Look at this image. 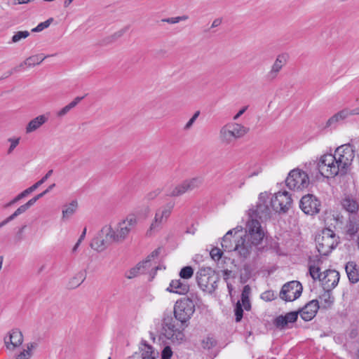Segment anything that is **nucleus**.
<instances>
[{"label":"nucleus","instance_id":"obj_35","mask_svg":"<svg viewBox=\"0 0 359 359\" xmlns=\"http://www.w3.org/2000/svg\"><path fill=\"white\" fill-rule=\"evenodd\" d=\"M359 230V218L353 216L346 225V233L351 236L355 235Z\"/></svg>","mask_w":359,"mask_h":359},{"label":"nucleus","instance_id":"obj_7","mask_svg":"<svg viewBox=\"0 0 359 359\" xmlns=\"http://www.w3.org/2000/svg\"><path fill=\"white\" fill-rule=\"evenodd\" d=\"M175 205V202L169 201L156 210L147 234L151 235L153 232L158 231L161 229L162 226L166 223L171 215Z\"/></svg>","mask_w":359,"mask_h":359},{"label":"nucleus","instance_id":"obj_3","mask_svg":"<svg viewBox=\"0 0 359 359\" xmlns=\"http://www.w3.org/2000/svg\"><path fill=\"white\" fill-rule=\"evenodd\" d=\"M336 162L338 163L341 175H345L351 168L353 161L355 156V149L351 144H345L338 147L334 153Z\"/></svg>","mask_w":359,"mask_h":359},{"label":"nucleus","instance_id":"obj_64","mask_svg":"<svg viewBox=\"0 0 359 359\" xmlns=\"http://www.w3.org/2000/svg\"><path fill=\"white\" fill-rule=\"evenodd\" d=\"M349 112H350V116H353V115H359V107H357V108H355L353 109H349Z\"/></svg>","mask_w":359,"mask_h":359},{"label":"nucleus","instance_id":"obj_27","mask_svg":"<svg viewBox=\"0 0 359 359\" xmlns=\"http://www.w3.org/2000/svg\"><path fill=\"white\" fill-rule=\"evenodd\" d=\"M99 233L104 237L105 243H107L109 245L113 243H119L116 241V234L111 226L106 225L103 226Z\"/></svg>","mask_w":359,"mask_h":359},{"label":"nucleus","instance_id":"obj_12","mask_svg":"<svg viewBox=\"0 0 359 359\" xmlns=\"http://www.w3.org/2000/svg\"><path fill=\"white\" fill-rule=\"evenodd\" d=\"M264 235L260 222L257 219L250 217L246 223L245 234L243 236L261 245Z\"/></svg>","mask_w":359,"mask_h":359},{"label":"nucleus","instance_id":"obj_8","mask_svg":"<svg viewBox=\"0 0 359 359\" xmlns=\"http://www.w3.org/2000/svg\"><path fill=\"white\" fill-rule=\"evenodd\" d=\"M195 311L194 302L189 299H182L175 302L174 315L176 320L184 324L189 320Z\"/></svg>","mask_w":359,"mask_h":359},{"label":"nucleus","instance_id":"obj_22","mask_svg":"<svg viewBox=\"0 0 359 359\" xmlns=\"http://www.w3.org/2000/svg\"><path fill=\"white\" fill-rule=\"evenodd\" d=\"M299 314V311H291L285 316H279L275 319L274 325L277 327L283 328L288 323L295 322Z\"/></svg>","mask_w":359,"mask_h":359},{"label":"nucleus","instance_id":"obj_6","mask_svg":"<svg viewBox=\"0 0 359 359\" xmlns=\"http://www.w3.org/2000/svg\"><path fill=\"white\" fill-rule=\"evenodd\" d=\"M316 168L320 175L327 178L341 175L340 168L336 162V157L331 154L323 155L316 164Z\"/></svg>","mask_w":359,"mask_h":359},{"label":"nucleus","instance_id":"obj_28","mask_svg":"<svg viewBox=\"0 0 359 359\" xmlns=\"http://www.w3.org/2000/svg\"><path fill=\"white\" fill-rule=\"evenodd\" d=\"M350 116L349 109H344L331 116L327 121V126H332Z\"/></svg>","mask_w":359,"mask_h":359},{"label":"nucleus","instance_id":"obj_9","mask_svg":"<svg viewBox=\"0 0 359 359\" xmlns=\"http://www.w3.org/2000/svg\"><path fill=\"white\" fill-rule=\"evenodd\" d=\"M137 224V217L135 214H129L124 219L120 221L114 229L116 234V241L121 243L124 241L129 234L135 229Z\"/></svg>","mask_w":359,"mask_h":359},{"label":"nucleus","instance_id":"obj_14","mask_svg":"<svg viewBox=\"0 0 359 359\" xmlns=\"http://www.w3.org/2000/svg\"><path fill=\"white\" fill-rule=\"evenodd\" d=\"M269 199V195L266 192L261 193L255 209L250 210V217H259L260 219L269 218L272 208L271 204H268Z\"/></svg>","mask_w":359,"mask_h":359},{"label":"nucleus","instance_id":"obj_61","mask_svg":"<svg viewBox=\"0 0 359 359\" xmlns=\"http://www.w3.org/2000/svg\"><path fill=\"white\" fill-rule=\"evenodd\" d=\"M12 220H13V219L10 215L9 217H8L4 220H3L2 222H0V228H1L2 226H5L6 224H8V222H10Z\"/></svg>","mask_w":359,"mask_h":359},{"label":"nucleus","instance_id":"obj_42","mask_svg":"<svg viewBox=\"0 0 359 359\" xmlns=\"http://www.w3.org/2000/svg\"><path fill=\"white\" fill-rule=\"evenodd\" d=\"M193 274L194 269L189 266L183 267L180 272V276L182 279H189L192 277Z\"/></svg>","mask_w":359,"mask_h":359},{"label":"nucleus","instance_id":"obj_21","mask_svg":"<svg viewBox=\"0 0 359 359\" xmlns=\"http://www.w3.org/2000/svg\"><path fill=\"white\" fill-rule=\"evenodd\" d=\"M166 290L178 294H185L189 290V285L186 281L181 279L172 280Z\"/></svg>","mask_w":359,"mask_h":359},{"label":"nucleus","instance_id":"obj_45","mask_svg":"<svg viewBox=\"0 0 359 359\" xmlns=\"http://www.w3.org/2000/svg\"><path fill=\"white\" fill-rule=\"evenodd\" d=\"M53 21V18H50L47 20L39 23L36 27L32 29V32H39L43 31L44 29L48 28L51 22Z\"/></svg>","mask_w":359,"mask_h":359},{"label":"nucleus","instance_id":"obj_2","mask_svg":"<svg viewBox=\"0 0 359 359\" xmlns=\"http://www.w3.org/2000/svg\"><path fill=\"white\" fill-rule=\"evenodd\" d=\"M199 287L205 292L212 293L217 287L219 275L210 267L201 268L196 273Z\"/></svg>","mask_w":359,"mask_h":359},{"label":"nucleus","instance_id":"obj_36","mask_svg":"<svg viewBox=\"0 0 359 359\" xmlns=\"http://www.w3.org/2000/svg\"><path fill=\"white\" fill-rule=\"evenodd\" d=\"M141 351L142 359H146L147 358H156L158 355V353L156 352L151 346L145 343L142 344Z\"/></svg>","mask_w":359,"mask_h":359},{"label":"nucleus","instance_id":"obj_58","mask_svg":"<svg viewBox=\"0 0 359 359\" xmlns=\"http://www.w3.org/2000/svg\"><path fill=\"white\" fill-rule=\"evenodd\" d=\"M250 287L249 285H245L241 294V299H246L249 298V295L250 294Z\"/></svg>","mask_w":359,"mask_h":359},{"label":"nucleus","instance_id":"obj_34","mask_svg":"<svg viewBox=\"0 0 359 359\" xmlns=\"http://www.w3.org/2000/svg\"><path fill=\"white\" fill-rule=\"evenodd\" d=\"M160 250V248L156 249L149 255H148L144 261L140 262V264L142 266V269H144V273L150 269H152V261L158 256Z\"/></svg>","mask_w":359,"mask_h":359},{"label":"nucleus","instance_id":"obj_20","mask_svg":"<svg viewBox=\"0 0 359 359\" xmlns=\"http://www.w3.org/2000/svg\"><path fill=\"white\" fill-rule=\"evenodd\" d=\"M339 273L335 270L328 269L323 272L320 281L327 290L334 288L339 283Z\"/></svg>","mask_w":359,"mask_h":359},{"label":"nucleus","instance_id":"obj_10","mask_svg":"<svg viewBox=\"0 0 359 359\" xmlns=\"http://www.w3.org/2000/svg\"><path fill=\"white\" fill-rule=\"evenodd\" d=\"M162 333L168 339L173 342L183 341L184 334L177 327L175 320L171 315H165L162 322Z\"/></svg>","mask_w":359,"mask_h":359},{"label":"nucleus","instance_id":"obj_1","mask_svg":"<svg viewBox=\"0 0 359 359\" xmlns=\"http://www.w3.org/2000/svg\"><path fill=\"white\" fill-rule=\"evenodd\" d=\"M248 131L249 128L241 123L229 122L220 128L219 139L225 146L233 145L238 140L244 137Z\"/></svg>","mask_w":359,"mask_h":359},{"label":"nucleus","instance_id":"obj_56","mask_svg":"<svg viewBox=\"0 0 359 359\" xmlns=\"http://www.w3.org/2000/svg\"><path fill=\"white\" fill-rule=\"evenodd\" d=\"M203 346L205 348H210L215 345V341L212 338L208 337L206 339L203 340Z\"/></svg>","mask_w":359,"mask_h":359},{"label":"nucleus","instance_id":"obj_4","mask_svg":"<svg viewBox=\"0 0 359 359\" xmlns=\"http://www.w3.org/2000/svg\"><path fill=\"white\" fill-rule=\"evenodd\" d=\"M316 249L322 256L328 255L338 244V237L334 232L330 229L323 230L321 234L316 238Z\"/></svg>","mask_w":359,"mask_h":359},{"label":"nucleus","instance_id":"obj_49","mask_svg":"<svg viewBox=\"0 0 359 359\" xmlns=\"http://www.w3.org/2000/svg\"><path fill=\"white\" fill-rule=\"evenodd\" d=\"M20 140V137L8 139V141L11 143L10 147L7 151V153L8 154H11L13 151V150L19 144Z\"/></svg>","mask_w":359,"mask_h":359},{"label":"nucleus","instance_id":"obj_16","mask_svg":"<svg viewBox=\"0 0 359 359\" xmlns=\"http://www.w3.org/2000/svg\"><path fill=\"white\" fill-rule=\"evenodd\" d=\"M302 290V285L299 281H290L283 285L279 296L285 302H292L300 297Z\"/></svg>","mask_w":359,"mask_h":359},{"label":"nucleus","instance_id":"obj_23","mask_svg":"<svg viewBox=\"0 0 359 359\" xmlns=\"http://www.w3.org/2000/svg\"><path fill=\"white\" fill-rule=\"evenodd\" d=\"M342 208L348 213L356 214L359 210V203L351 196H345L341 201Z\"/></svg>","mask_w":359,"mask_h":359},{"label":"nucleus","instance_id":"obj_24","mask_svg":"<svg viewBox=\"0 0 359 359\" xmlns=\"http://www.w3.org/2000/svg\"><path fill=\"white\" fill-rule=\"evenodd\" d=\"M243 230L242 226H238L236 228L229 230L222 238V241L221 243L222 247L224 251H233L234 246L233 245V242L231 239L232 233H234L236 235L238 232H241Z\"/></svg>","mask_w":359,"mask_h":359},{"label":"nucleus","instance_id":"obj_19","mask_svg":"<svg viewBox=\"0 0 359 359\" xmlns=\"http://www.w3.org/2000/svg\"><path fill=\"white\" fill-rule=\"evenodd\" d=\"M318 309V301L313 299L308 302L304 307H302L298 311L301 318L304 321H310L316 316Z\"/></svg>","mask_w":359,"mask_h":359},{"label":"nucleus","instance_id":"obj_30","mask_svg":"<svg viewBox=\"0 0 359 359\" xmlns=\"http://www.w3.org/2000/svg\"><path fill=\"white\" fill-rule=\"evenodd\" d=\"M37 346L36 343L31 342L26 344V348L23 349L18 354H16L14 359H30L32 356V350Z\"/></svg>","mask_w":359,"mask_h":359},{"label":"nucleus","instance_id":"obj_32","mask_svg":"<svg viewBox=\"0 0 359 359\" xmlns=\"http://www.w3.org/2000/svg\"><path fill=\"white\" fill-rule=\"evenodd\" d=\"M108 246H109V245L107 243H105L104 237L100 233L93 239L90 243V247L98 252L104 250Z\"/></svg>","mask_w":359,"mask_h":359},{"label":"nucleus","instance_id":"obj_38","mask_svg":"<svg viewBox=\"0 0 359 359\" xmlns=\"http://www.w3.org/2000/svg\"><path fill=\"white\" fill-rule=\"evenodd\" d=\"M286 62V59L284 55H280L275 60L273 64L272 65L271 69L274 72H276L279 74L283 67L285 65Z\"/></svg>","mask_w":359,"mask_h":359},{"label":"nucleus","instance_id":"obj_52","mask_svg":"<svg viewBox=\"0 0 359 359\" xmlns=\"http://www.w3.org/2000/svg\"><path fill=\"white\" fill-rule=\"evenodd\" d=\"M200 115V111H196L193 116L189 120V121L186 123V125L184 127V129L187 130L191 128L196 120L198 118V116Z\"/></svg>","mask_w":359,"mask_h":359},{"label":"nucleus","instance_id":"obj_50","mask_svg":"<svg viewBox=\"0 0 359 359\" xmlns=\"http://www.w3.org/2000/svg\"><path fill=\"white\" fill-rule=\"evenodd\" d=\"M210 254L211 257L215 261H218L221 259L223 252L220 249H219L217 248H215L212 249Z\"/></svg>","mask_w":359,"mask_h":359},{"label":"nucleus","instance_id":"obj_5","mask_svg":"<svg viewBox=\"0 0 359 359\" xmlns=\"http://www.w3.org/2000/svg\"><path fill=\"white\" fill-rule=\"evenodd\" d=\"M235 245L233 251L242 259L255 257L258 255L261 248L259 244L256 243L251 240L241 236L238 239H235Z\"/></svg>","mask_w":359,"mask_h":359},{"label":"nucleus","instance_id":"obj_54","mask_svg":"<svg viewBox=\"0 0 359 359\" xmlns=\"http://www.w3.org/2000/svg\"><path fill=\"white\" fill-rule=\"evenodd\" d=\"M278 73L271 69L265 75V79L267 81H273L278 77Z\"/></svg>","mask_w":359,"mask_h":359},{"label":"nucleus","instance_id":"obj_48","mask_svg":"<svg viewBox=\"0 0 359 359\" xmlns=\"http://www.w3.org/2000/svg\"><path fill=\"white\" fill-rule=\"evenodd\" d=\"M243 309L241 302L238 301L235 307L236 321L239 322L243 318Z\"/></svg>","mask_w":359,"mask_h":359},{"label":"nucleus","instance_id":"obj_63","mask_svg":"<svg viewBox=\"0 0 359 359\" xmlns=\"http://www.w3.org/2000/svg\"><path fill=\"white\" fill-rule=\"evenodd\" d=\"M36 199L35 198V197H33L32 198H31L30 200H29L26 203L25 205L28 207V208H29L30 207H32L36 202Z\"/></svg>","mask_w":359,"mask_h":359},{"label":"nucleus","instance_id":"obj_11","mask_svg":"<svg viewBox=\"0 0 359 359\" xmlns=\"http://www.w3.org/2000/svg\"><path fill=\"white\" fill-rule=\"evenodd\" d=\"M285 183L290 189L302 190L309 186V178L306 172L297 168L290 172Z\"/></svg>","mask_w":359,"mask_h":359},{"label":"nucleus","instance_id":"obj_40","mask_svg":"<svg viewBox=\"0 0 359 359\" xmlns=\"http://www.w3.org/2000/svg\"><path fill=\"white\" fill-rule=\"evenodd\" d=\"M86 279L85 271H79L75 276L71 280L70 284L72 287H78Z\"/></svg>","mask_w":359,"mask_h":359},{"label":"nucleus","instance_id":"obj_44","mask_svg":"<svg viewBox=\"0 0 359 359\" xmlns=\"http://www.w3.org/2000/svg\"><path fill=\"white\" fill-rule=\"evenodd\" d=\"M189 19V16L187 15H184L182 16H177L174 18H163L161 20L162 22H168L170 24H176L180 22V21H185Z\"/></svg>","mask_w":359,"mask_h":359},{"label":"nucleus","instance_id":"obj_62","mask_svg":"<svg viewBox=\"0 0 359 359\" xmlns=\"http://www.w3.org/2000/svg\"><path fill=\"white\" fill-rule=\"evenodd\" d=\"M222 23V20L219 18H217L214 20V21L212 23L211 28L217 27Z\"/></svg>","mask_w":359,"mask_h":359},{"label":"nucleus","instance_id":"obj_13","mask_svg":"<svg viewBox=\"0 0 359 359\" xmlns=\"http://www.w3.org/2000/svg\"><path fill=\"white\" fill-rule=\"evenodd\" d=\"M201 184L202 180L199 177L189 179L183 181L181 184L170 187L167 191V195L171 197L180 196L199 187Z\"/></svg>","mask_w":359,"mask_h":359},{"label":"nucleus","instance_id":"obj_46","mask_svg":"<svg viewBox=\"0 0 359 359\" xmlns=\"http://www.w3.org/2000/svg\"><path fill=\"white\" fill-rule=\"evenodd\" d=\"M276 297V294L272 290H267L262 293L261 299L266 302H271Z\"/></svg>","mask_w":359,"mask_h":359},{"label":"nucleus","instance_id":"obj_25","mask_svg":"<svg viewBox=\"0 0 359 359\" xmlns=\"http://www.w3.org/2000/svg\"><path fill=\"white\" fill-rule=\"evenodd\" d=\"M48 120L47 115L41 114L32 119L25 128L26 133H31L41 128Z\"/></svg>","mask_w":359,"mask_h":359},{"label":"nucleus","instance_id":"obj_43","mask_svg":"<svg viewBox=\"0 0 359 359\" xmlns=\"http://www.w3.org/2000/svg\"><path fill=\"white\" fill-rule=\"evenodd\" d=\"M29 32L28 31H19L14 34L12 36L11 41L13 43H18L21 39H24L27 38L29 36Z\"/></svg>","mask_w":359,"mask_h":359},{"label":"nucleus","instance_id":"obj_17","mask_svg":"<svg viewBox=\"0 0 359 359\" xmlns=\"http://www.w3.org/2000/svg\"><path fill=\"white\" fill-rule=\"evenodd\" d=\"M320 203L313 195L308 194L302 198L299 207L306 215H313L319 212Z\"/></svg>","mask_w":359,"mask_h":359},{"label":"nucleus","instance_id":"obj_59","mask_svg":"<svg viewBox=\"0 0 359 359\" xmlns=\"http://www.w3.org/2000/svg\"><path fill=\"white\" fill-rule=\"evenodd\" d=\"M241 301H242V304H241L242 307L243 306L244 309L245 310H247V311L250 310L251 306H250V302L249 298H248L246 299H241Z\"/></svg>","mask_w":359,"mask_h":359},{"label":"nucleus","instance_id":"obj_29","mask_svg":"<svg viewBox=\"0 0 359 359\" xmlns=\"http://www.w3.org/2000/svg\"><path fill=\"white\" fill-rule=\"evenodd\" d=\"M46 57V56H43L42 55H35L30 56L28 58H27L22 63H21L18 67L14 68L13 70L18 71V69L19 67H22L23 65H26L30 67L36 65H39L44 60Z\"/></svg>","mask_w":359,"mask_h":359},{"label":"nucleus","instance_id":"obj_39","mask_svg":"<svg viewBox=\"0 0 359 359\" xmlns=\"http://www.w3.org/2000/svg\"><path fill=\"white\" fill-rule=\"evenodd\" d=\"M309 274L312 277L313 280H319L322 279L323 273L320 272V269L318 266H316L315 264L309 265Z\"/></svg>","mask_w":359,"mask_h":359},{"label":"nucleus","instance_id":"obj_18","mask_svg":"<svg viewBox=\"0 0 359 359\" xmlns=\"http://www.w3.org/2000/svg\"><path fill=\"white\" fill-rule=\"evenodd\" d=\"M4 341L6 348L13 351L22 345L23 334L19 329H13L4 337Z\"/></svg>","mask_w":359,"mask_h":359},{"label":"nucleus","instance_id":"obj_26","mask_svg":"<svg viewBox=\"0 0 359 359\" xmlns=\"http://www.w3.org/2000/svg\"><path fill=\"white\" fill-rule=\"evenodd\" d=\"M348 278L351 283H356L359 280V270L354 262H348L345 266Z\"/></svg>","mask_w":359,"mask_h":359},{"label":"nucleus","instance_id":"obj_41","mask_svg":"<svg viewBox=\"0 0 359 359\" xmlns=\"http://www.w3.org/2000/svg\"><path fill=\"white\" fill-rule=\"evenodd\" d=\"M128 29V28L127 27H125L116 31L106 39L107 41V43H112L116 40L118 39L119 38L122 37L126 33Z\"/></svg>","mask_w":359,"mask_h":359},{"label":"nucleus","instance_id":"obj_47","mask_svg":"<svg viewBox=\"0 0 359 359\" xmlns=\"http://www.w3.org/2000/svg\"><path fill=\"white\" fill-rule=\"evenodd\" d=\"M321 301H323L326 306H330L334 302V297L331 295V294L326 291L320 296Z\"/></svg>","mask_w":359,"mask_h":359},{"label":"nucleus","instance_id":"obj_57","mask_svg":"<svg viewBox=\"0 0 359 359\" xmlns=\"http://www.w3.org/2000/svg\"><path fill=\"white\" fill-rule=\"evenodd\" d=\"M53 172V170H48V172L40 180L36 182V184L38 186V187L43 184L52 175Z\"/></svg>","mask_w":359,"mask_h":359},{"label":"nucleus","instance_id":"obj_37","mask_svg":"<svg viewBox=\"0 0 359 359\" xmlns=\"http://www.w3.org/2000/svg\"><path fill=\"white\" fill-rule=\"evenodd\" d=\"M142 273H144V269H142V266L138 263L135 267L126 271V277L131 279Z\"/></svg>","mask_w":359,"mask_h":359},{"label":"nucleus","instance_id":"obj_31","mask_svg":"<svg viewBox=\"0 0 359 359\" xmlns=\"http://www.w3.org/2000/svg\"><path fill=\"white\" fill-rule=\"evenodd\" d=\"M84 97H75L71 102H69L67 105L62 107L61 109L56 112V116L58 118H62L65 116L67 113L70 111L73 108H74L83 99Z\"/></svg>","mask_w":359,"mask_h":359},{"label":"nucleus","instance_id":"obj_15","mask_svg":"<svg viewBox=\"0 0 359 359\" xmlns=\"http://www.w3.org/2000/svg\"><path fill=\"white\" fill-rule=\"evenodd\" d=\"M272 209L276 212H286L291 207L292 200L287 191H279L271 198Z\"/></svg>","mask_w":359,"mask_h":359},{"label":"nucleus","instance_id":"obj_60","mask_svg":"<svg viewBox=\"0 0 359 359\" xmlns=\"http://www.w3.org/2000/svg\"><path fill=\"white\" fill-rule=\"evenodd\" d=\"M248 106L243 107L242 109H241L238 112L233 116V119L234 121L237 120L241 115H243L245 111L247 110Z\"/></svg>","mask_w":359,"mask_h":359},{"label":"nucleus","instance_id":"obj_55","mask_svg":"<svg viewBox=\"0 0 359 359\" xmlns=\"http://www.w3.org/2000/svg\"><path fill=\"white\" fill-rule=\"evenodd\" d=\"M161 190L160 189H156L155 190L149 192L147 194L146 198L148 200H153L156 198L161 194Z\"/></svg>","mask_w":359,"mask_h":359},{"label":"nucleus","instance_id":"obj_53","mask_svg":"<svg viewBox=\"0 0 359 359\" xmlns=\"http://www.w3.org/2000/svg\"><path fill=\"white\" fill-rule=\"evenodd\" d=\"M172 351L170 346H165L161 353V359H170Z\"/></svg>","mask_w":359,"mask_h":359},{"label":"nucleus","instance_id":"obj_33","mask_svg":"<svg viewBox=\"0 0 359 359\" xmlns=\"http://www.w3.org/2000/svg\"><path fill=\"white\" fill-rule=\"evenodd\" d=\"M78 207V203L76 201H72L67 205H65L62 209V217L63 220L69 219L76 211Z\"/></svg>","mask_w":359,"mask_h":359},{"label":"nucleus","instance_id":"obj_51","mask_svg":"<svg viewBox=\"0 0 359 359\" xmlns=\"http://www.w3.org/2000/svg\"><path fill=\"white\" fill-rule=\"evenodd\" d=\"M28 209V207L25 203L20 205L12 215H11V216L14 219L18 216L25 213Z\"/></svg>","mask_w":359,"mask_h":359}]
</instances>
